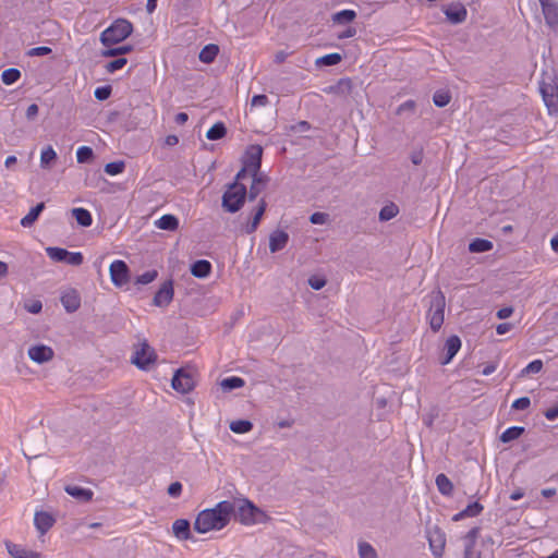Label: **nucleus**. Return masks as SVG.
I'll list each match as a JSON object with an SVG mask.
<instances>
[{"mask_svg":"<svg viewBox=\"0 0 558 558\" xmlns=\"http://www.w3.org/2000/svg\"><path fill=\"white\" fill-rule=\"evenodd\" d=\"M172 388L181 393H187L194 388V379L184 368H179L171 380Z\"/></svg>","mask_w":558,"mask_h":558,"instance_id":"obj_11","label":"nucleus"},{"mask_svg":"<svg viewBox=\"0 0 558 558\" xmlns=\"http://www.w3.org/2000/svg\"><path fill=\"white\" fill-rule=\"evenodd\" d=\"M328 217L329 216L326 213L316 211L311 215L310 221L313 225H323L328 220Z\"/></svg>","mask_w":558,"mask_h":558,"instance_id":"obj_54","label":"nucleus"},{"mask_svg":"<svg viewBox=\"0 0 558 558\" xmlns=\"http://www.w3.org/2000/svg\"><path fill=\"white\" fill-rule=\"evenodd\" d=\"M245 385L244 379L241 377L232 376L225 378L220 381L221 389L226 392H230L233 389L241 388Z\"/></svg>","mask_w":558,"mask_h":558,"instance_id":"obj_31","label":"nucleus"},{"mask_svg":"<svg viewBox=\"0 0 558 558\" xmlns=\"http://www.w3.org/2000/svg\"><path fill=\"white\" fill-rule=\"evenodd\" d=\"M20 77H21V72L19 69H15V68L7 69L1 74V80H2L3 84H5V85H12L16 81H19Z\"/></svg>","mask_w":558,"mask_h":558,"instance_id":"obj_38","label":"nucleus"},{"mask_svg":"<svg viewBox=\"0 0 558 558\" xmlns=\"http://www.w3.org/2000/svg\"><path fill=\"white\" fill-rule=\"evenodd\" d=\"M543 368V362L541 360H535L529 363L523 369H522V376L529 375V374H536L539 373Z\"/></svg>","mask_w":558,"mask_h":558,"instance_id":"obj_47","label":"nucleus"},{"mask_svg":"<svg viewBox=\"0 0 558 558\" xmlns=\"http://www.w3.org/2000/svg\"><path fill=\"white\" fill-rule=\"evenodd\" d=\"M181 492H182V484L180 482H173L168 487V494L171 497L180 496Z\"/></svg>","mask_w":558,"mask_h":558,"instance_id":"obj_56","label":"nucleus"},{"mask_svg":"<svg viewBox=\"0 0 558 558\" xmlns=\"http://www.w3.org/2000/svg\"><path fill=\"white\" fill-rule=\"evenodd\" d=\"M252 421H231L230 429L236 434H244L252 429Z\"/></svg>","mask_w":558,"mask_h":558,"instance_id":"obj_42","label":"nucleus"},{"mask_svg":"<svg viewBox=\"0 0 558 558\" xmlns=\"http://www.w3.org/2000/svg\"><path fill=\"white\" fill-rule=\"evenodd\" d=\"M492 248H493V243L485 239L477 238V239H474L469 244V250L472 253H484V252L490 251Z\"/></svg>","mask_w":558,"mask_h":558,"instance_id":"obj_32","label":"nucleus"},{"mask_svg":"<svg viewBox=\"0 0 558 558\" xmlns=\"http://www.w3.org/2000/svg\"><path fill=\"white\" fill-rule=\"evenodd\" d=\"M158 276L157 270H148L136 277L135 284H148L153 282Z\"/></svg>","mask_w":558,"mask_h":558,"instance_id":"obj_46","label":"nucleus"},{"mask_svg":"<svg viewBox=\"0 0 558 558\" xmlns=\"http://www.w3.org/2000/svg\"><path fill=\"white\" fill-rule=\"evenodd\" d=\"M308 284L314 290H320L325 287L326 280L318 277H311L308 279Z\"/></svg>","mask_w":558,"mask_h":558,"instance_id":"obj_55","label":"nucleus"},{"mask_svg":"<svg viewBox=\"0 0 558 558\" xmlns=\"http://www.w3.org/2000/svg\"><path fill=\"white\" fill-rule=\"evenodd\" d=\"M45 209V203L40 202L33 207L29 213L21 220L23 227H31L39 217L40 213Z\"/></svg>","mask_w":558,"mask_h":558,"instance_id":"obj_27","label":"nucleus"},{"mask_svg":"<svg viewBox=\"0 0 558 558\" xmlns=\"http://www.w3.org/2000/svg\"><path fill=\"white\" fill-rule=\"evenodd\" d=\"M233 508L230 500L218 502L211 509L201 511L194 522V530L198 533L222 530L232 517Z\"/></svg>","mask_w":558,"mask_h":558,"instance_id":"obj_1","label":"nucleus"},{"mask_svg":"<svg viewBox=\"0 0 558 558\" xmlns=\"http://www.w3.org/2000/svg\"><path fill=\"white\" fill-rule=\"evenodd\" d=\"M27 356L35 364L43 365L53 360L54 350L47 344L36 343L28 348Z\"/></svg>","mask_w":558,"mask_h":558,"instance_id":"obj_7","label":"nucleus"},{"mask_svg":"<svg viewBox=\"0 0 558 558\" xmlns=\"http://www.w3.org/2000/svg\"><path fill=\"white\" fill-rule=\"evenodd\" d=\"M541 93L549 113H558V85L544 83Z\"/></svg>","mask_w":558,"mask_h":558,"instance_id":"obj_12","label":"nucleus"},{"mask_svg":"<svg viewBox=\"0 0 558 558\" xmlns=\"http://www.w3.org/2000/svg\"><path fill=\"white\" fill-rule=\"evenodd\" d=\"M445 306H446V299L444 293L438 290L436 292H433L430 296V307L428 311V319H429V326L433 331L437 332L445 319Z\"/></svg>","mask_w":558,"mask_h":558,"instance_id":"obj_5","label":"nucleus"},{"mask_svg":"<svg viewBox=\"0 0 558 558\" xmlns=\"http://www.w3.org/2000/svg\"><path fill=\"white\" fill-rule=\"evenodd\" d=\"M39 108L36 104H32L28 106L26 110V118L28 120H34L38 114Z\"/></svg>","mask_w":558,"mask_h":558,"instance_id":"obj_64","label":"nucleus"},{"mask_svg":"<svg viewBox=\"0 0 558 558\" xmlns=\"http://www.w3.org/2000/svg\"><path fill=\"white\" fill-rule=\"evenodd\" d=\"M54 522V518L46 511H38L35 513L34 523L41 535L47 533L48 530L53 526Z\"/></svg>","mask_w":558,"mask_h":558,"instance_id":"obj_15","label":"nucleus"},{"mask_svg":"<svg viewBox=\"0 0 558 558\" xmlns=\"http://www.w3.org/2000/svg\"><path fill=\"white\" fill-rule=\"evenodd\" d=\"M267 203L264 198H262L258 203V206L255 209L254 216L250 223L245 227V232L251 234L256 231L265 211H266Z\"/></svg>","mask_w":558,"mask_h":558,"instance_id":"obj_19","label":"nucleus"},{"mask_svg":"<svg viewBox=\"0 0 558 558\" xmlns=\"http://www.w3.org/2000/svg\"><path fill=\"white\" fill-rule=\"evenodd\" d=\"M157 354L146 340L142 341L134 350L131 362L140 369H148L156 362Z\"/></svg>","mask_w":558,"mask_h":558,"instance_id":"obj_6","label":"nucleus"},{"mask_svg":"<svg viewBox=\"0 0 558 558\" xmlns=\"http://www.w3.org/2000/svg\"><path fill=\"white\" fill-rule=\"evenodd\" d=\"M72 266H80L83 263V255L80 252H69L65 262Z\"/></svg>","mask_w":558,"mask_h":558,"instance_id":"obj_51","label":"nucleus"},{"mask_svg":"<svg viewBox=\"0 0 558 558\" xmlns=\"http://www.w3.org/2000/svg\"><path fill=\"white\" fill-rule=\"evenodd\" d=\"M356 13L353 10H342L332 15V21L337 24H348L354 21Z\"/></svg>","mask_w":558,"mask_h":558,"instance_id":"obj_35","label":"nucleus"},{"mask_svg":"<svg viewBox=\"0 0 558 558\" xmlns=\"http://www.w3.org/2000/svg\"><path fill=\"white\" fill-rule=\"evenodd\" d=\"M246 186L241 182H233L228 185V189L222 195V207L228 213L239 211L246 198Z\"/></svg>","mask_w":558,"mask_h":558,"instance_id":"obj_3","label":"nucleus"},{"mask_svg":"<svg viewBox=\"0 0 558 558\" xmlns=\"http://www.w3.org/2000/svg\"><path fill=\"white\" fill-rule=\"evenodd\" d=\"M173 534L182 541L189 539L191 537V525L187 520L178 519L172 524Z\"/></svg>","mask_w":558,"mask_h":558,"instance_id":"obj_22","label":"nucleus"},{"mask_svg":"<svg viewBox=\"0 0 558 558\" xmlns=\"http://www.w3.org/2000/svg\"><path fill=\"white\" fill-rule=\"evenodd\" d=\"M219 52L217 45L209 44L205 46L199 52V60L204 63H211Z\"/></svg>","mask_w":558,"mask_h":558,"instance_id":"obj_29","label":"nucleus"},{"mask_svg":"<svg viewBox=\"0 0 558 558\" xmlns=\"http://www.w3.org/2000/svg\"><path fill=\"white\" fill-rule=\"evenodd\" d=\"M9 554L13 558H39V554L33 550H28L21 545L13 544L11 542L5 543Z\"/></svg>","mask_w":558,"mask_h":558,"instance_id":"obj_20","label":"nucleus"},{"mask_svg":"<svg viewBox=\"0 0 558 558\" xmlns=\"http://www.w3.org/2000/svg\"><path fill=\"white\" fill-rule=\"evenodd\" d=\"M451 96L448 92L437 90L433 96L435 106L442 108L450 102Z\"/></svg>","mask_w":558,"mask_h":558,"instance_id":"obj_44","label":"nucleus"},{"mask_svg":"<svg viewBox=\"0 0 558 558\" xmlns=\"http://www.w3.org/2000/svg\"><path fill=\"white\" fill-rule=\"evenodd\" d=\"M444 13L452 24H460L466 19V9L461 3H452L448 5Z\"/></svg>","mask_w":558,"mask_h":558,"instance_id":"obj_14","label":"nucleus"},{"mask_svg":"<svg viewBox=\"0 0 558 558\" xmlns=\"http://www.w3.org/2000/svg\"><path fill=\"white\" fill-rule=\"evenodd\" d=\"M109 272L112 283L117 287H122L130 280V269L123 260H114L109 267Z\"/></svg>","mask_w":558,"mask_h":558,"instance_id":"obj_10","label":"nucleus"},{"mask_svg":"<svg viewBox=\"0 0 558 558\" xmlns=\"http://www.w3.org/2000/svg\"><path fill=\"white\" fill-rule=\"evenodd\" d=\"M436 486L440 494L445 496H450L453 492V485L451 481L448 478L447 475L442 473L436 476Z\"/></svg>","mask_w":558,"mask_h":558,"instance_id":"obj_28","label":"nucleus"},{"mask_svg":"<svg viewBox=\"0 0 558 558\" xmlns=\"http://www.w3.org/2000/svg\"><path fill=\"white\" fill-rule=\"evenodd\" d=\"M399 213V208L395 203H390L386 206H384L379 211V220L380 221H388L392 218H395Z\"/></svg>","mask_w":558,"mask_h":558,"instance_id":"obj_37","label":"nucleus"},{"mask_svg":"<svg viewBox=\"0 0 558 558\" xmlns=\"http://www.w3.org/2000/svg\"><path fill=\"white\" fill-rule=\"evenodd\" d=\"M461 348V340L458 336H451L445 344L446 356L440 361L442 365L448 364Z\"/></svg>","mask_w":558,"mask_h":558,"instance_id":"obj_17","label":"nucleus"},{"mask_svg":"<svg viewBox=\"0 0 558 558\" xmlns=\"http://www.w3.org/2000/svg\"><path fill=\"white\" fill-rule=\"evenodd\" d=\"M231 506L233 508L232 517L241 524L252 525L266 523L269 520V515L248 499L233 500Z\"/></svg>","mask_w":558,"mask_h":558,"instance_id":"obj_2","label":"nucleus"},{"mask_svg":"<svg viewBox=\"0 0 558 558\" xmlns=\"http://www.w3.org/2000/svg\"><path fill=\"white\" fill-rule=\"evenodd\" d=\"M544 415L546 418H557L558 417V403L553 404L548 409L544 411Z\"/></svg>","mask_w":558,"mask_h":558,"instance_id":"obj_62","label":"nucleus"},{"mask_svg":"<svg viewBox=\"0 0 558 558\" xmlns=\"http://www.w3.org/2000/svg\"><path fill=\"white\" fill-rule=\"evenodd\" d=\"M263 157V147L260 145H251L243 158V166L248 169L250 174L260 173Z\"/></svg>","mask_w":558,"mask_h":558,"instance_id":"obj_8","label":"nucleus"},{"mask_svg":"<svg viewBox=\"0 0 558 558\" xmlns=\"http://www.w3.org/2000/svg\"><path fill=\"white\" fill-rule=\"evenodd\" d=\"M111 92H112V88L111 86L107 85V86H101V87H97L95 89V98L98 99V100H107L110 95H111Z\"/></svg>","mask_w":558,"mask_h":558,"instance_id":"obj_50","label":"nucleus"},{"mask_svg":"<svg viewBox=\"0 0 558 558\" xmlns=\"http://www.w3.org/2000/svg\"><path fill=\"white\" fill-rule=\"evenodd\" d=\"M57 159V154L51 146L46 147L40 155L41 168H49L50 163Z\"/></svg>","mask_w":558,"mask_h":558,"instance_id":"obj_39","label":"nucleus"},{"mask_svg":"<svg viewBox=\"0 0 558 558\" xmlns=\"http://www.w3.org/2000/svg\"><path fill=\"white\" fill-rule=\"evenodd\" d=\"M415 108H416V104H415V101H413V100H408V101H405V102L401 104V105L398 107V109H397L396 113H397L398 116H402V114H404V113L413 114V113H414V111H415Z\"/></svg>","mask_w":558,"mask_h":558,"instance_id":"obj_48","label":"nucleus"},{"mask_svg":"<svg viewBox=\"0 0 558 558\" xmlns=\"http://www.w3.org/2000/svg\"><path fill=\"white\" fill-rule=\"evenodd\" d=\"M65 492L73 498H75L80 501H83V502H87V501L92 500L93 495H94V493L90 489L83 488L80 486H73V485H68L65 487Z\"/></svg>","mask_w":558,"mask_h":558,"instance_id":"obj_23","label":"nucleus"},{"mask_svg":"<svg viewBox=\"0 0 558 558\" xmlns=\"http://www.w3.org/2000/svg\"><path fill=\"white\" fill-rule=\"evenodd\" d=\"M72 215L82 227H89L93 222L90 213L85 208H73Z\"/></svg>","mask_w":558,"mask_h":558,"instance_id":"obj_30","label":"nucleus"},{"mask_svg":"<svg viewBox=\"0 0 558 558\" xmlns=\"http://www.w3.org/2000/svg\"><path fill=\"white\" fill-rule=\"evenodd\" d=\"M427 539L433 555L436 558H440L446 545L445 532L438 526L429 527L427 530Z\"/></svg>","mask_w":558,"mask_h":558,"instance_id":"obj_9","label":"nucleus"},{"mask_svg":"<svg viewBox=\"0 0 558 558\" xmlns=\"http://www.w3.org/2000/svg\"><path fill=\"white\" fill-rule=\"evenodd\" d=\"M51 52H52L51 48L46 47V46H40V47H35V48H32L31 50H28L27 56H29V57L38 56L39 57V56H47Z\"/></svg>","mask_w":558,"mask_h":558,"instance_id":"obj_53","label":"nucleus"},{"mask_svg":"<svg viewBox=\"0 0 558 558\" xmlns=\"http://www.w3.org/2000/svg\"><path fill=\"white\" fill-rule=\"evenodd\" d=\"M289 241V234L283 230H276L269 236V250L276 253L284 248Z\"/></svg>","mask_w":558,"mask_h":558,"instance_id":"obj_16","label":"nucleus"},{"mask_svg":"<svg viewBox=\"0 0 558 558\" xmlns=\"http://www.w3.org/2000/svg\"><path fill=\"white\" fill-rule=\"evenodd\" d=\"M173 281H165L159 288V290L156 292L153 299V304L158 307L168 306L173 299Z\"/></svg>","mask_w":558,"mask_h":558,"instance_id":"obj_13","label":"nucleus"},{"mask_svg":"<svg viewBox=\"0 0 558 558\" xmlns=\"http://www.w3.org/2000/svg\"><path fill=\"white\" fill-rule=\"evenodd\" d=\"M156 226L161 230L174 231L179 227V220L173 215H163L156 221Z\"/></svg>","mask_w":558,"mask_h":558,"instance_id":"obj_26","label":"nucleus"},{"mask_svg":"<svg viewBox=\"0 0 558 558\" xmlns=\"http://www.w3.org/2000/svg\"><path fill=\"white\" fill-rule=\"evenodd\" d=\"M126 63H128V60L125 58H118V59L107 63L106 70L108 73H113L117 70L122 69Z\"/></svg>","mask_w":558,"mask_h":558,"instance_id":"obj_49","label":"nucleus"},{"mask_svg":"<svg viewBox=\"0 0 558 558\" xmlns=\"http://www.w3.org/2000/svg\"><path fill=\"white\" fill-rule=\"evenodd\" d=\"M124 162L123 161H113L109 162L105 166V172L110 175H117L124 170Z\"/></svg>","mask_w":558,"mask_h":558,"instance_id":"obj_45","label":"nucleus"},{"mask_svg":"<svg viewBox=\"0 0 558 558\" xmlns=\"http://www.w3.org/2000/svg\"><path fill=\"white\" fill-rule=\"evenodd\" d=\"M342 57L340 53L333 52L326 56H323L316 60V65L318 66H330L340 63Z\"/></svg>","mask_w":558,"mask_h":558,"instance_id":"obj_36","label":"nucleus"},{"mask_svg":"<svg viewBox=\"0 0 558 558\" xmlns=\"http://www.w3.org/2000/svg\"><path fill=\"white\" fill-rule=\"evenodd\" d=\"M359 556L360 558H377V551L375 548L367 542L359 543Z\"/></svg>","mask_w":558,"mask_h":558,"instance_id":"obj_41","label":"nucleus"},{"mask_svg":"<svg viewBox=\"0 0 558 558\" xmlns=\"http://www.w3.org/2000/svg\"><path fill=\"white\" fill-rule=\"evenodd\" d=\"M311 129V124L307 121H300L296 124L290 126L293 132H305Z\"/></svg>","mask_w":558,"mask_h":558,"instance_id":"obj_61","label":"nucleus"},{"mask_svg":"<svg viewBox=\"0 0 558 558\" xmlns=\"http://www.w3.org/2000/svg\"><path fill=\"white\" fill-rule=\"evenodd\" d=\"M478 534H480V529H478V527H476V526H475V527L471 529V530L466 533V535H465V538H466V539H468V542H469L468 544H472V545H474L475 539L477 538Z\"/></svg>","mask_w":558,"mask_h":558,"instance_id":"obj_63","label":"nucleus"},{"mask_svg":"<svg viewBox=\"0 0 558 558\" xmlns=\"http://www.w3.org/2000/svg\"><path fill=\"white\" fill-rule=\"evenodd\" d=\"M546 24L554 31L558 29V3L553 2L542 8Z\"/></svg>","mask_w":558,"mask_h":558,"instance_id":"obj_18","label":"nucleus"},{"mask_svg":"<svg viewBox=\"0 0 558 558\" xmlns=\"http://www.w3.org/2000/svg\"><path fill=\"white\" fill-rule=\"evenodd\" d=\"M227 128L222 122L215 123L206 133V137L210 141H217L225 137Z\"/></svg>","mask_w":558,"mask_h":558,"instance_id":"obj_33","label":"nucleus"},{"mask_svg":"<svg viewBox=\"0 0 558 558\" xmlns=\"http://www.w3.org/2000/svg\"><path fill=\"white\" fill-rule=\"evenodd\" d=\"M211 271V264L206 259H199L192 264L191 272L196 278H206Z\"/></svg>","mask_w":558,"mask_h":558,"instance_id":"obj_24","label":"nucleus"},{"mask_svg":"<svg viewBox=\"0 0 558 558\" xmlns=\"http://www.w3.org/2000/svg\"><path fill=\"white\" fill-rule=\"evenodd\" d=\"M423 157H424V154H423V149H416V150H413L410 155V158H411V161L415 165V166H418L422 163L423 161Z\"/></svg>","mask_w":558,"mask_h":558,"instance_id":"obj_59","label":"nucleus"},{"mask_svg":"<svg viewBox=\"0 0 558 558\" xmlns=\"http://www.w3.org/2000/svg\"><path fill=\"white\" fill-rule=\"evenodd\" d=\"M47 255L54 262L64 263L68 256V251L61 247H47Z\"/></svg>","mask_w":558,"mask_h":558,"instance_id":"obj_40","label":"nucleus"},{"mask_svg":"<svg viewBox=\"0 0 558 558\" xmlns=\"http://www.w3.org/2000/svg\"><path fill=\"white\" fill-rule=\"evenodd\" d=\"M132 24L126 20H117L110 27L100 35V41L105 46L116 45L131 35Z\"/></svg>","mask_w":558,"mask_h":558,"instance_id":"obj_4","label":"nucleus"},{"mask_svg":"<svg viewBox=\"0 0 558 558\" xmlns=\"http://www.w3.org/2000/svg\"><path fill=\"white\" fill-rule=\"evenodd\" d=\"M530 403H531V401L527 397H522V398L517 399L512 403V408L517 409V410H524V409L529 408Z\"/></svg>","mask_w":558,"mask_h":558,"instance_id":"obj_57","label":"nucleus"},{"mask_svg":"<svg viewBox=\"0 0 558 558\" xmlns=\"http://www.w3.org/2000/svg\"><path fill=\"white\" fill-rule=\"evenodd\" d=\"M24 307L32 314H38L43 308V304L40 301H33L31 304H25Z\"/></svg>","mask_w":558,"mask_h":558,"instance_id":"obj_58","label":"nucleus"},{"mask_svg":"<svg viewBox=\"0 0 558 558\" xmlns=\"http://www.w3.org/2000/svg\"><path fill=\"white\" fill-rule=\"evenodd\" d=\"M94 158V151L88 146H82L76 151V159L80 163L90 162Z\"/></svg>","mask_w":558,"mask_h":558,"instance_id":"obj_43","label":"nucleus"},{"mask_svg":"<svg viewBox=\"0 0 558 558\" xmlns=\"http://www.w3.org/2000/svg\"><path fill=\"white\" fill-rule=\"evenodd\" d=\"M268 97L266 95H255L252 98L251 105L255 106H266L268 104Z\"/></svg>","mask_w":558,"mask_h":558,"instance_id":"obj_60","label":"nucleus"},{"mask_svg":"<svg viewBox=\"0 0 558 558\" xmlns=\"http://www.w3.org/2000/svg\"><path fill=\"white\" fill-rule=\"evenodd\" d=\"M483 510V506L475 501L473 504H470L463 511L466 517H476Z\"/></svg>","mask_w":558,"mask_h":558,"instance_id":"obj_52","label":"nucleus"},{"mask_svg":"<svg viewBox=\"0 0 558 558\" xmlns=\"http://www.w3.org/2000/svg\"><path fill=\"white\" fill-rule=\"evenodd\" d=\"M61 302L66 312H75L81 304L80 298L75 292L65 293L61 296Z\"/></svg>","mask_w":558,"mask_h":558,"instance_id":"obj_25","label":"nucleus"},{"mask_svg":"<svg viewBox=\"0 0 558 558\" xmlns=\"http://www.w3.org/2000/svg\"><path fill=\"white\" fill-rule=\"evenodd\" d=\"M524 433V427L521 426H512L506 429L500 435V440L505 444L511 442L518 439Z\"/></svg>","mask_w":558,"mask_h":558,"instance_id":"obj_34","label":"nucleus"},{"mask_svg":"<svg viewBox=\"0 0 558 558\" xmlns=\"http://www.w3.org/2000/svg\"><path fill=\"white\" fill-rule=\"evenodd\" d=\"M251 175L253 178V182L248 191V199L254 201L266 186L267 178L262 173Z\"/></svg>","mask_w":558,"mask_h":558,"instance_id":"obj_21","label":"nucleus"}]
</instances>
